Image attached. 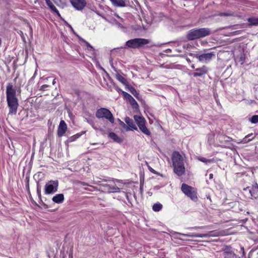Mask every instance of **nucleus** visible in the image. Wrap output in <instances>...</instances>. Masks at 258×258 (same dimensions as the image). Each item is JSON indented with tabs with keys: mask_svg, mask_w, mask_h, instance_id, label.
<instances>
[{
	"mask_svg": "<svg viewBox=\"0 0 258 258\" xmlns=\"http://www.w3.org/2000/svg\"><path fill=\"white\" fill-rule=\"evenodd\" d=\"M6 98L9 114H16L19 106L18 99L16 96V90L11 83H8L7 85Z\"/></svg>",
	"mask_w": 258,
	"mask_h": 258,
	"instance_id": "nucleus-1",
	"label": "nucleus"
},
{
	"mask_svg": "<svg viewBox=\"0 0 258 258\" xmlns=\"http://www.w3.org/2000/svg\"><path fill=\"white\" fill-rule=\"evenodd\" d=\"M174 172L178 176L185 173V160L183 157L177 151H174L171 156Z\"/></svg>",
	"mask_w": 258,
	"mask_h": 258,
	"instance_id": "nucleus-2",
	"label": "nucleus"
},
{
	"mask_svg": "<svg viewBox=\"0 0 258 258\" xmlns=\"http://www.w3.org/2000/svg\"><path fill=\"white\" fill-rule=\"evenodd\" d=\"M211 33L212 31L209 28H194L187 32L186 38L189 40H194L208 36Z\"/></svg>",
	"mask_w": 258,
	"mask_h": 258,
	"instance_id": "nucleus-3",
	"label": "nucleus"
},
{
	"mask_svg": "<svg viewBox=\"0 0 258 258\" xmlns=\"http://www.w3.org/2000/svg\"><path fill=\"white\" fill-rule=\"evenodd\" d=\"M172 234L174 235H179L187 237H200V238H206L210 237H217L221 235H223V232L218 230L209 231L207 233L205 234H197L196 233H191L189 234H183L177 232H172Z\"/></svg>",
	"mask_w": 258,
	"mask_h": 258,
	"instance_id": "nucleus-4",
	"label": "nucleus"
},
{
	"mask_svg": "<svg viewBox=\"0 0 258 258\" xmlns=\"http://www.w3.org/2000/svg\"><path fill=\"white\" fill-rule=\"evenodd\" d=\"M150 40L145 38H134L127 41L125 46L127 48H138L149 43Z\"/></svg>",
	"mask_w": 258,
	"mask_h": 258,
	"instance_id": "nucleus-5",
	"label": "nucleus"
},
{
	"mask_svg": "<svg viewBox=\"0 0 258 258\" xmlns=\"http://www.w3.org/2000/svg\"><path fill=\"white\" fill-rule=\"evenodd\" d=\"M96 117L98 118H105L110 123L114 122V118L111 111L106 108H101L97 110L95 114Z\"/></svg>",
	"mask_w": 258,
	"mask_h": 258,
	"instance_id": "nucleus-6",
	"label": "nucleus"
},
{
	"mask_svg": "<svg viewBox=\"0 0 258 258\" xmlns=\"http://www.w3.org/2000/svg\"><path fill=\"white\" fill-rule=\"evenodd\" d=\"M181 189L182 191L192 201L197 199V192L194 187L183 183L181 185Z\"/></svg>",
	"mask_w": 258,
	"mask_h": 258,
	"instance_id": "nucleus-7",
	"label": "nucleus"
},
{
	"mask_svg": "<svg viewBox=\"0 0 258 258\" xmlns=\"http://www.w3.org/2000/svg\"><path fill=\"white\" fill-rule=\"evenodd\" d=\"M58 181L50 180L46 182L44 186V192L46 195L53 194L57 191Z\"/></svg>",
	"mask_w": 258,
	"mask_h": 258,
	"instance_id": "nucleus-8",
	"label": "nucleus"
},
{
	"mask_svg": "<svg viewBox=\"0 0 258 258\" xmlns=\"http://www.w3.org/2000/svg\"><path fill=\"white\" fill-rule=\"evenodd\" d=\"M196 58H198L199 61L203 63H208L210 62L213 58L215 57V54L213 52H211L209 53H203L199 55H195Z\"/></svg>",
	"mask_w": 258,
	"mask_h": 258,
	"instance_id": "nucleus-9",
	"label": "nucleus"
},
{
	"mask_svg": "<svg viewBox=\"0 0 258 258\" xmlns=\"http://www.w3.org/2000/svg\"><path fill=\"white\" fill-rule=\"evenodd\" d=\"M72 6L77 10L82 11L86 6L85 0H70Z\"/></svg>",
	"mask_w": 258,
	"mask_h": 258,
	"instance_id": "nucleus-10",
	"label": "nucleus"
},
{
	"mask_svg": "<svg viewBox=\"0 0 258 258\" xmlns=\"http://www.w3.org/2000/svg\"><path fill=\"white\" fill-rule=\"evenodd\" d=\"M101 186L105 191L108 193L119 192L120 191V188L116 185L111 186L108 184L104 183L102 184Z\"/></svg>",
	"mask_w": 258,
	"mask_h": 258,
	"instance_id": "nucleus-11",
	"label": "nucleus"
},
{
	"mask_svg": "<svg viewBox=\"0 0 258 258\" xmlns=\"http://www.w3.org/2000/svg\"><path fill=\"white\" fill-rule=\"evenodd\" d=\"M209 69L206 66H203L201 68L195 69V72L192 73V75L195 77H202L205 75L208 72Z\"/></svg>",
	"mask_w": 258,
	"mask_h": 258,
	"instance_id": "nucleus-12",
	"label": "nucleus"
},
{
	"mask_svg": "<svg viewBox=\"0 0 258 258\" xmlns=\"http://www.w3.org/2000/svg\"><path fill=\"white\" fill-rule=\"evenodd\" d=\"M67 130V125L65 121L61 120L60 121L59 124L57 129V135L58 137H62L65 134Z\"/></svg>",
	"mask_w": 258,
	"mask_h": 258,
	"instance_id": "nucleus-13",
	"label": "nucleus"
},
{
	"mask_svg": "<svg viewBox=\"0 0 258 258\" xmlns=\"http://www.w3.org/2000/svg\"><path fill=\"white\" fill-rule=\"evenodd\" d=\"M123 96L126 98L130 102L131 105L134 108L138 107L139 105L135 99L128 93L123 92Z\"/></svg>",
	"mask_w": 258,
	"mask_h": 258,
	"instance_id": "nucleus-14",
	"label": "nucleus"
},
{
	"mask_svg": "<svg viewBox=\"0 0 258 258\" xmlns=\"http://www.w3.org/2000/svg\"><path fill=\"white\" fill-rule=\"evenodd\" d=\"M124 121L127 124L128 127L126 128V130H137V127L136 125L134 124V121L132 119L128 117H126L124 119Z\"/></svg>",
	"mask_w": 258,
	"mask_h": 258,
	"instance_id": "nucleus-15",
	"label": "nucleus"
},
{
	"mask_svg": "<svg viewBox=\"0 0 258 258\" xmlns=\"http://www.w3.org/2000/svg\"><path fill=\"white\" fill-rule=\"evenodd\" d=\"M64 200V195L62 194H56L52 198V201L56 204H61L63 203Z\"/></svg>",
	"mask_w": 258,
	"mask_h": 258,
	"instance_id": "nucleus-16",
	"label": "nucleus"
},
{
	"mask_svg": "<svg viewBox=\"0 0 258 258\" xmlns=\"http://www.w3.org/2000/svg\"><path fill=\"white\" fill-rule=\"evenodd\" d=\"M134 118L139 127L146 123V120L142 116L136 115Z\"/></svg>",
	"mask_w": 258,
	"mask_h": 258,
	"instance_id": "nucleus-17",
	"label": "nucleus"
},
{
	"mask_svg": "<svg viewBox=\"0 0 258 258\" xmlns=\"http://www.w3.org/2000/svg\"><path fill=\"white\" fill-rule=\"evenodd\" d=\"M244 190L246 191H248V192L250 194L251 196L255 198L256 194L258 192V185L257 184H256L255 185L253 186L252 188L246 187V188H244Z\"/></svg>",
	"mask_w": 258,
	"mask_h": 258,
	"instance_id": "nucleus-18",
	"label": "nucleus"
},
{
	"mask_svg": "<svg viewBox=\"0 0 258 258\" xmlns=\"http://www.w3.org/2000/svg\"><path fill=\"white\" fill-rule=\"evenodd\" d=\"M103 18L105 19V20L106 21H107L108 22H109L110 23L112 24V25L115 26L117 28L120 29H123V26L120 23H119L116 19H112L110 21H108L106 18H105L104 17H103Z\"/></svg>",
	"mask_w": 258,
	"mask_h": 258,
	"instance_id": "nucleus-19",
	"label": "nucleus"
},
{
	"mask_svg": "<svg viewBox=\"0 0 258 258\" xmlns=\"http://www.w3.org/2000/svg\"><path fill=\"white\" fill-rule=\"evenodd\" d=\"M108 137L111 139L113 141L120 143L122 142V140L119 138L117 135L114 133H110L109 134Z\"/></svg>",
	"mask_w": 258,
	"mask_h": 258,
	"instance_id": "nucleus-20",
	"label": "nucleus"
},
{
	"mask_svg": "<svg viewBox=\"0 0 258 258\" xmlns=\"http://www.w3.org/2000/svg\"><path fill=\"white\" fill-rule=\"evenodd\" d=\"M46 4L49 7V8L51 9L52 11L56 13L58 15L60 16L58 11L56 9V8L53 5L52 3L50 0H45Z\"/></svg>",
	"mask_w": 258,
	"mask_h": 258,
	"instance_id": "nucleus-21",
	"label": "nucleus"
},
{
	"mask_svg": "<svg viewBox=\"0 0 258 258\" xmlns=\"http://www.w3.org/2000/svg\"><path fill=\"white\" fill-rule=\"evenodd\" d=\"M112 4L116 7H123L125 6V3L123 0H113Z\"/></svg>",
	"mask_w": 258,
	"mask_h": 258,
	"instance_id": "nucleus-22",
	"label": "nucleus"
},
{
	"mask_svg": "<svg viewBox=\"0 0 258 258\" xmlns=\"http://www.w3.org/2000/svg\"><path fill=\"white\" fill-rule=\"evenodd\" d=\"M248 24L251 26H258V18L250 17L247 20Z\"/></svg>",
	"mask_w": 258,
	"mask_h": 258,
	"instance_id": "nucleus-23",
	"label": "nucleus"
},
{
	"mask_svg": "<svg viewBox=\"0 0 258 258\" xmlns=\"http://www.w3.org/2000/svg\"><path fill=\"white\" fill-rule=\"evenodd\" d=\"M115 78L118 81H119L120 83H121L123 85H126L127 83L126 79L124 78L123 77H122L120 74H119L118 73L115 75Z\"/></svg>",
	"mask_w": 258,
	"mask_h": 258,
	"instance_id": "nucleus-24",
	"label": "nucleus"
},
{
	"mask_svg": "<svg viewBox=\"0 0 258 258\" xmlns=\"http://www.w3.org/2000/svg\"><path fill=\"white\" fill-rule=\"evenodd\" d=\"M87 122L90 124L92 127L96 131L103 132V130L100 128L97 127L94 123V121L92 119H87L86 118Z\"/></svg>",
	"mask_w": 258,
	"mask_h": 258,
	"instance_id": "nucleus-25",
	"label": "nucleus"
},
{
	"mask_svg": "<svg viewBox=\"0 0 258 258\" xmlns=\"http://www.w3.org/2000/svg\"><path fill=\"white\" fill-rule=\"evenodd\" d=\"M139 129L140 131L144 133L145 135L147 136H150L151 135V132L149 131V130L147 128L146 126V124H144V125L140 126Z\"/></svg>",
	"mask_w": 258,
	"mask_h": 258,
	"instance_id": "nucleus-26",
	"label": "nucleus"
},
{
	"mask_svg": "<svg viewBox=\"0 0 258 258\" xmlns=\"http://www.w3.org/2000/svg\"><path fill=\"white\" fill-rule=\"evenodd\" d=\"M139 129L140 131L144 133L145 135L147 136H150L151 135V132L149 131V130L147 128L146 126V124H144V125L140 126Z\"/></svg>",
	"mask_w": 258,
	"mask_h": 258,
	"instance_id": "nucleus-27",
	"label": "nucleus"
},
{
	"mask_svg": "<svg viewBox=\"0 0 258 258\" xmlns=\"http://www.w3.org/2000/svg\"><path fill=\"white\" fill-rule=\"evenodd\" d=\"M233 253H235L231 249V247L230 246H226L223 250V255L232 254L233 255Z\"/></svg>",
	"mask_w": 258,
	"mask_h": 258,
	"instance_id": "nucleus-28",
	"label": "nucleus"
},
{
	"mask_svg": "<svg viewBox=\"0 0 258 258\" xmlns=\"http://www.w3.org/2000/svg\"><path fill=\"white\" fill-rule=\"evenodd\" d=\"M198 160L203 163H205L206 164H208L209 163H211L212 162H214L213 159H206L204 157H199L198 158Z\"/></svg>",
	"mask_w": 258,
	"mask_h": 258,
	"instance_id": "nucleus-29",
	"label": "nucleus"
},
{
	"mask_svg": "<svg viewBox=\"0 0 258 258\" xmlns=\"http://www.w3.org/2000/svg\"><path fill=\"white\" fill-rule=\"evenodd\" d=\"M162 208V205L160 203L154 204L152 207V209L155 212H159Z\"/></svg>",
	"mask_w": 258,
	"mask_h": 258,
	"instance_id": "nucleus-30",
	"label": "nucleus"
},
{
	"mask_svg": "<svg viewBox=\"0 0 258 258\" xmlns=\"http://www.w3.org/2000/svg\"><path fill=\"white\" fill-rule=\"evenodd\" d=\"M237 58L238 59L239 61L240 62V63L241 64H242L243 63H244V62H245V53L243 52H241L240 53L239 55L237 57Z\"/></svg>",
	"mask_w": 258,
	"mask_h": 258,
	"instance_id": "nucleus-31",
	"label": "nucleus"
},
{
	"mask_svg": "<svg viewBox=\"0 0 258 258\" xmlns=\"http://www.w3.org/2000/svg\"><path fill=\"white\" fill-rule=\"evenodd\" d=\"M218 139H219V141L221 143H223L224 142H228V140L229 139H230V138H229L226 136H225V135H220L218 137Z\"/></svg>",
	"mask_w": 258,
	"mask_h": 258,
	"instance_id": "nucleus-32",
	"label": "nucleus"
},
{
	"mask_svg": "<svg viewBox=\"0 0 258 258\" xmlns=\"http://www.w3.org/2000/svg\"><path fill=\"white\" fill-rule=\"evenodd\" d=\"M218 16L221 17H229V16H233L234 15V13L232 12H226V13H220Z\"/></svg>",
	"mask_w": 258,
	"mask_h": 258,
	"instance_id": "nucleus-33",
	"label": "nucleus"
},
{
	"mask_svg": "<svg viewBox=\"0 0 258 258\" xmlns=\"http://www.w3.org/2000/svg\"><path fill=\"white\" fill-rule=\"evenodd\" d=\"M129 90H130V91L132 93V94L134 96H135L136 98H138L139 93L134 87H131Z\"/></svg>",
	"mask_w": 258,
	"mask_h": 258,
	"instance_id": "nucleus-34",
	"label": "nucleus"
},
{
	"mask_svg": "<svg viewBox=\"0 0 258 258\" xmlns=\"http://www.w3.org/2000/svg\"><path fill=\"white\" fill-rule=\"evenodd\" d=\"M250 121L252 123H258V115H253L250 119Z\"/></svg>",
	"mask_w": 258,
	"mask_h": 258,
	"instance_id": "nucleus-35",
	"label": "nucleus"
},
{
	"mask_svg": "<svg viewBox=\"0 0 258 258\" xmlns=\"http://www.w3.org/2000/svg\"><path fill=\"white\" fill-rule=\"evenodd\" d=\"M82 41L86 43V45L88 47V50H94V48L89 42H88L87 41H86V40H85L84 39H82Z\"/></svg>",
	"mask_w": 258,
	"mask_h": 258,
	"instance_id": "nucleus-36",
	"label": "nucleus"
},
{
	"mask_svg": "<svg viewBox=\"0 0 258 258\" xmlns=\"http://www.w3.org/2000/svg\"><path fill=\"white\" fill-rule=\"evenodd\" d=\"M223 256L224 257V258H238V257L237 256V255L235 254V253H233V255H232V254H228V255L224 254V255H223Z\"/></svg>",
	"mask_w": 258,
	"mask_h": 258,
	"instance_id": "nucleus-37",
	"label": "nucleus"
},
{
	"mask_svg": "<svg viewBox=\"0 0 258 258\" xmlns=\"http://www.w3.org/2000/svg\"><path fill=\"white\" fill-rule=\"evenodd\" d=\"M48 87H49V86L48 85H43L41 86L40 90L45 91L46 90V89Z\"/></svg>",
	"mask_w": 258,
	"mask_h": 258,
	"instance_id": "nucleus-38",
	"label": "nucleus"
},
{
	"mask_svg": "<svg viewBox=\"0 0 258 258\" xmlns=\"http://www.w3.org/2000/svg\"><path fill=\"white\" fill-rule=\"evenodd\" d=\"M205 227V226H201V227H198V226H196V227H190L189 228V229H195V230H198L199 229H203Z\"/></svg>",
	"mask_w": 258,
	"mask_h": 258,
	"instance_id": "nucleus-39",
	"label": "nucleus"
},
{
	"mask_svg": "<svg viewBox=\"0 0 258 258\" xmlns=\"http://www.w3.org/2000/svg\"><path fill=\"white\" fill-rule=\"evenodd\" d=\"M148 169L149 170L153 173L154 174H156V171L153 169V168H152L150 166H148Z\"/></svg>",
	"mask_w": 258,
	"mask_h": 258,
	"instance_id": "nucleus-40",
	"label": "nucleus"
},
{
	"mask_svg": "<svg viewBox=\"0 0 258 258\" xmlns=\"http://www.w3.org/2000/svg\"><path fill=\"white\" fill-rule=\"evenodd\" d=\"M199 55V54H198V53H190L189 54V55L191 56H192L194 57H196V56L195 55Z\"/></svg>",
	"mask_w": 258,
	"mask_h": 258,
	"instance_id": "nucleus-41",
	"label": "nucleus"
},
{
	"mask_svg": "<svg viewBox=\"0 0 258 258\" xmlns=\"http://www.w3.org/2000/svg\"><path fill=\"white\" fill-rule=\"evenodd\" d=\"M37 193L39 196H40L41 194V190L39 188L37 187Z\"/></svg>",
	"mask_w": 258,
	"mask_h": 258,
	"instance_id": "nucleus-42",
	"label": "nucleus"
},
{
	"mask_svg": "<svg viewBox=\"0 0 258 258\" xmlns=\"http://www.w3.org/2000/svg\"><path fill=\"white\" fill-rule=\"evenodd\" d=\"M110 63H111V65L112 68H113V69H114L116 72H117V71H116V69H115V68L113 66L112 60H110Z\"/></svg>",
	"mask_w": 258,
	"mask_h": 258,
	"instance_id": "nucleus-43",
	"label": "nucleus"
},
{
	"mask_svg": "<svg viewBox=\"0 0 258 258\" xmlns=\"http://www.w3.org/2000/svg\"><path fill=\"white\" fill-rule=\"evenodd\" d=\"M213 178V174L211 173L209 174V179H212Z\"/></svg>",
	"mask_w": 258,
	"mask_h": 258,
	"instance_id": "nucleus-44",
	"label": "nucleus"
},
{
	"mask_svg": "<svg viewBox=\"0 0 258 258\" xmlns=\"http://www.w3.org/2000/svg\"><path fill=\"white\" fill-rule=\"evenodd\" d=\"M165 52H166V53H169L171 52V50L170 49H167L166 50H165Z\"/></svg>",
	"mask_w": 258,
	"mask_h": 258,
	"instance_id": "nucleus-45",
	"label": "nucleus"
},
{
	"mask_svg": "<svg viewBox=\"0 0 258 258\" xmlns=\"http://www.w3.org/2000/svg\"><path fill=\"white\" fill-rule=\"evenodd\" d=\"M55 84V79H53V80L52 84H53V85H54Z\"/></svg>",
	"mask_w": 258,
	"mask_h": 258,
	"instance_id": "nucleus-46",
	"label": "nucleus"
},
{
	"mask_svg": "<svg viewBox=\"0 0 258 258\" xmlns=\"http://www.w3.org/2000/svg\"><path fill=\"white\" fill-rule=\"evenodd\" d=\"M191 68L192 69H195V65H194V64H192V65L191 66Z\"/></svg>",
	"mask_w": 258,
	"mask_h": 258,
	"instance_id": "nucleus-47",
	"label": "nucleus"
},
{
	"mask_svg": "<svg viewBox=\"0 0 258 258\" xmlns=\"http://www.w3.org/2000/svg\"><path fill=\"white\" fill-rule=\"evenodd\" d=\"M186 60H187L188 62H191L189 58H186Z\"/></svg>",
	"mask_w": 258,
	"mask_h": 258,
	"instance_id": "nucleus-48",
	"label": "nucleus"
},
{
	"mask_svg": "<svg viewBox=\"0 0 258 258\" xmlns=\"http://www.w3.org/2000/svg\"><path fill=\"white\" fill-rule=\"evenodd\" d=\"M110 1H111V3H112V1H113V0H110Z\"/></svg>",
	"mask_w": 258,
	"mask_h": 258,
	"instance_id": "nucleus-49",
	"label": "nucleus"
},
{
	"mask_svg": "<svg viewBox=\"0 0 258 258\" xmlns=\"http://www.w3.org/2000/svg\"><path fill=\"white\" fill-rule=\"evenodd\" d=\"M238 258H239V257H238Z\"/></svg>",
	"mask_w": 258,
	"mask_h": 258,
	"instance_id": "nucleus-50",
	"label": "nucleus"
}]
</instances>
